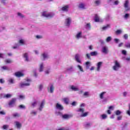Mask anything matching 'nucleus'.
Masks as SVG:
<instances>
[{
	"instance_id": "cd10ccee",
	"label": "nucleus",
	"mask_w": 130,
	"mask_h": 130,
	"mask_svg": "<svg viewBox=\"0 0 130 130\" xmlns=\"http://www.w3.org/2000/svg\"><path fill=\"white\" fill-rule=\"evenodd\" d=\"M63 100L65 104H69V102L70 101L69 98H65L63 99Z\"/></svg>"
},
{
	"instance_id": "3c124183",
	"label": "nucleus",
	"mask_w": 130,
	"mask_h": 130,
	"mask_svg": "<svg viewBox=\"0 0 130 130\" xmlns=\"http://www.w3.org/2000/svg\"><path fill=\"white\" fill-rule=\"evenodd\" d=\"M8 127H9V125H4L3 126V129H7V128H8Z\"/></svg>"
},
{
	"instance_id": "f8f14e48",
	"label": "nucleus",
	"mask_w": 130,
	"mask_h": 130,
	"mask_svg": "<svg viewBox=\"0 0 130 130\" xmlns=\"http://www.w3.org/2000/svg\"><path fill=\"white\" fill-rule=\"evenodd\" d=\"M85 7H86V4H85V3L81 2L79 4L78 7L79 8V9L84 10L85 9Z\"/></svg>"
},
{
	"instance_id": "473e14b6",
	"label": "nucleus",
	"mask_w": 130,
	"mask_h": 130,
	"mask_svg": "<svg viewBox=\"0 0 130 130\" xmlns=\"http://www.w3.org/2000/svg\"><path fill=\"white\" fill-rule=\"evenodd\" d=\"M115 114L116 115H120V114H121V111L120 110H117L115 112Z\"/></svg>"
},
{
	"instance_id": "de8ad7c7",
	"label": "nucleus",
	"mask_w": 130,
	"mask_h": 130,
	"mask_svg": "<svg viewBox=\"0 0 130 130\" xmlns=\"http://www.w3.org/2000/svg\"><path fill=\"white\" fill-rule=\"evenodd\" d=\"M111 41V37H108L106 39V42H109Z\"/></svg>"
},
{
	"instance_id": "f704fd0d",
	"label": "nucleus",
	"mask_w": 130,
	"mask_h": 130,
	"mask_svg": "<svg viewBox=\"0 0 130 130\" xmlns=\"http://www.w3.org/2000/svg\"><path fill=\"white\" fill-rule=\"evenodd\" d=\"M77 68H78V69H79V70H80V72H84V70H83V68H82V66H81L80 65H78Z\"/></svg>"
},
{
	"instance_id": "864d4df0",
	"label": "nucleus",
	"mask_w": 130,
	"mask_h": 130,
	"mask_svg": "<svg viewBox=\"0 0 130 130\" xmlns=\"http://www.w3.org/2000/svg\"><path fill=\"white\" fill-rule=\"evenodd\" d=\"M45 73L46 75H48L50 73V69H48L45 71Z\"/></svg>"
},
{
	"instance_id": "e433bc0d",
	"label": "nucleus",
	"mask_w": 130,
	"mask_h": 130,
	"mask_svg": "<svg viewBox=\"0 0 130 130\" xmlns=\"http://www.w3.org/2000/svg\"><path fill=\"white\" fill-rule=\"evenodd\" d=\"M2 69L4 70V71H8L9 70V68L7 66H3L2 67Z\"/></svg>"
},
{
	"instance_id": "774afa93",
	"label": "nucleus",
	"mask_w": 130,
	"mask_h": 130,
	"mask_svg": "<svg viewBox=\"0 0 130 130\" xmlns=\"http://www.w3.org/2000/svg\"><path fill=\"white\" fill-rule=\"evenodd\" d=\"M95 4H96V5H97V6H98V5L100 4V1H96L95 2Z\"/></svg>"
},
{
	"instance_id": "9b49d317",
	"label": "nucleus",
	"mask_w": 130,
	"mask_h": 130,
	"mask_svg": "<svg viewBox=\"0 0 130 130\" xmlns=\"http://www.w3.org/2000/svg\"><path fill=\"white\" fill-rule=\"evenodd\" d=\"M129 2L128 1V0H126L125 1V3L124 4V7L125 9V11H128V10H129L128 9V4H129Z\"/></svg>"
},
{
	"instance_id": "5701e85b",
	"label": "nucleus",
	"mask_w": 130,
	"mask_h": 130,
	"mask_svg": "<svg viewBox=\"0 0 130 130\" xmlns=\"http://www.w3.org/2000/svg\"><path fill=\"white\" fill-rule=\"evenodd\" d=\"M71 89L72 91H79V87L72 85L71 86Z\"/></svg>"
},
{
	"instance_id": "c03bdc74",
	"label": "nucleus",
	"mask_w": 130,
	"mask_h": 130,
	"mask_svg": "<svg viewBox=\"0 0 130 130\" xmlns=\"http://www.w3.org/2000/svg\"><path fill=\"white\" fill-rule=\"evenodd\" d=\"M123 38H124V39L126 40H127L128 39V35H127V34H125L123 36Z\"/></svg>"
},
{
	"instance_id": "f257e3e1",
	"label": "nucleus",
	"mask_w": 130,
	"mask_h": 130,
	"mask_svg": "<svg viewBox=\"0 0 130 130\" xmlns=\"http://www.w3.org/2000/svg\"><path fill=\"white\" fill-rule=\"evenodd\" d=\"M77 112H80L81 114L80 115L81 117H86L87 115H88V112H85V110H84V108H79L77 110Z\"/></svg>"
},
{
	"instance_id": "a18cd8bd",
	"label": "nucleus",
	"mask_w": 130,
	"mask_h": 130,
	"mask_svg": "<svg viewBox=\"0 0 130 130\" xmlns=\"http://www.w3.org/2000/svg\"><path fill=\"white\" fill-rule=\"evenodd\" d=\"M125 47L127 48H130V43H127L125 44Z\"/></svg>"
},
{
	"instance_id": "c756f323",
	"label": "nucleus",
	"mask_w": 130,
	"mask_h": 130,
	"mask_svg": "<svg viewBox=\"0 0 130 130\" xmlns=\"http://www.w3.org/2000/svg\"><path fill=\"white\" fill-rule=\"evenodd\" d=\"M85 28L86 30H90L91 29V25L90 23H87L85 25Z\"/></svg>"
},
{
	"instance_id": "e2e57ef3",
	"label": "nucleus",
	"mask_w": 130,
	"mask_h": 130,
	"mask_svg": "<svg viewBox=\"0 0 130 130\" xmlns=\"http://www.w3.org/2000/svg\"><path fill=\"white\" fill-rule=\"evenodd\" d=\"M84 96H89V92L86 91L84 92Z\"/></svg>"
},
{
	"instance_id": "aec40b11",
	"label": "nucleus",
	"mask_w": 130,
	"mask_h": 130,
	"mask_svg": "<svg viewBox=\"0 0 130 130\" xmlns=\"http://www.w3.org/2000/svg\"><path fill=\"white\" fill-rule=\"evenodd\" d=\"M15 75L16 77H18V78H20V77H23L24 76V74L20 72H16L15 74Z\"/></svg>"
},
{
	"instance_id": "a19ab883",
	"label": "nucleus",
	"mask_w": 130,
	"mask_h": 130,
	"mask_svg": "<svg viewBox=\"0 0 130 130\" xmlns=\"http://www.w3.org/2000/svg\"><path fill=\"white\" fill-rule=\"evenodd\" d=\"M128 110L127 111L126 113L129 116H130V104L128 105Z\"/></svg>"
},
{
	"instance_id": "0e129e2a",
	"label": "nucleus",
	"mask_w": 130,
	"mask_h": 130,
	"mask_svg": "<svg viewBox=\"0 0 130 130\" xmlns=\"http://www.w3.org/2000/svg\"><path fill=\"white\" fill-rule=\"evenodd\" d=\"M19 98H20V99H24L25 96L23 95H19Z\"/></svg>"
},
{
	"instance_id": "5fc2aeb1",
	"label": "nucleus",
	"mask_w": 130,
	"mask_h": 130,
	"mask_svg": "<svg viewBox=\"0 0 130 130\" xmlns=\"http://www.w3.org/2000/svg\"><path fill=\"white\" fill-rule=\"evenodd\" d=\"M128 17H129V14H126L124 16V19H127V18H128Z\"/></svg>"
},
{
	"instance_id": "f03ea898",
	"label": "nucleus",
	"mask_w": 130,
	"mask_h": 130,
	"mask_svg": "<svg viewBox=\"0 0 130 130\" xmlns=\"http://www.w3.org/2000/svg\"><path fill=\"white\" fill-rule=\"evenodd\" d=\"M43 17H45V18H52L54 16V13H47L46 11H44L42 14Z\"/></svg>"
},
{
	"instance_id": "7ed1b4c3",
	"label": "nucleus",
	"mask_w": 130,
	"mask_h": 130,
	"mask_svg": "<svg viewBox=\"0 0 130 130\" xmlns=\"http://www.w3.org/2000/svg\"><path fill=\"white\" fill-rule=\"evenodd\" d=\"M26 81L27 82V83H23V82L20 83V88H25V87L30 86V82H31V80L27 79Z\"/></svg>"
},
{
	"instance_id": "6e6552de",
	"label": "nucleus",
	"mask_w": 130,
	"mask_h": 130,
	"mask_svg": "<svg viewBox=\"0 0 130 130\" xmlns=\"http://www.w3.org/2000/svg\"><path fill=\"white\" fill-rule=\"evenodd\" d=\"M48 90L51 93H53V91L54 90V87L53 86V84H50L49 85V87H48Z\"/></svg>"
},
{
	"instance_id": "603ef678",
	"label": "nucleus",
	"mask_w": 130,
	"mask_h": 130,
	"mask_svg": "<svg viewBox=\"0 0 130 130\" xmlns=\"http://www.w3.org/2000/svg\"><path fill=\"white\" fill-rule=\"evenodd\" d=\"M30 113L31 114H33L34 115H36V114H37V112L35 111H32Z\"/></svg>"
},
{
	"instance_id": "a211bd4d",
	"label": "nucleus",
	"mask_w": 130,
	"mask_h": 130,
	"mask_svg": "<svg viewBox=\"0 0 130 130\" xmlns=\"http://www.w3.org/2000/svg\"><path fill=\"white\" fill-rule=\"evenodd\" d=\"M15 124L17 128H18V129H20V128L22 127V124L20 123V122H18V121L15 122Z\"/></svg>"
},
{
	"instance_id": "ddd939ff",
	"label": "nucleus",
	"mask_w": 130,
	"mask_h": 130,
	"mask_svg": "<svg viewBox=\"0 0 130 130\" xmlns=\"http://www.w3.org/2000/svg\"><path fill=\"white\" fill-rule=\"evenodd\" d=\"M45 104V101L43 100L41 103L40 104L39 110L41 111L42 109H43V107H44V105Z\"/></svg>"
},
{
	"instance_id": "dca6fc26",
	"label": "nucleus",
	"mask_w": 130,
	"mask_h": 130,
	"mask_svg": "<svg viewBox=\"0 0 130 130\" xmlns=\"http://www.w3.org/2000/svg\"><path fill=\"white\" fill-rule=\"evenodd\" d=\"M82 31H79L78 32H77L75 36L76 38H77V39H80V38H82Z\"/></svg>"
},
{
	"instance_id": "ea45409f",
	"label": "nucleus",
	"mask_w": 130,
	"mask_h": 130,
	"mask_svg": "<svg viewBox=\"0 0 130 130\" xmlns=\"http://www.w3.org/2000/svg\"><path fill=\"white\" fill-rule=\"evenodd\" d=\"M19 108L20 109H25L26 108V107L23 105H20L19 106Z\"/></svg>"
},
{
	"instance_id": "423d86ee",
	"label": "nucleus",
	"mask_w": 130,
	"mask_h": 130,
	"mask_svg": "<svg viewBox=\"0 0 130 130\" xmlns=\"http://www.w3.org/2000/svg\"><path fill=\"white\" fill-rule=\"evenodd\" d=\"M71 22H72V19L70 17L67 18L65 20L66 26L69 27L71 25Z\"/></svg>"
},
{
	"instance_id": "680f3d73",
	"label": "nucleus",
	"mask_w": 130,
	"mask_h": 130,
	"mask_svg": "<svg viewBox=\"0 0 130 130\" xmlns=\"http://www.w3.org/2000/svg\"><path fill=\"white\" fill-rule=\"evenodd\" d=\"M122 118V116H119L117 117V120H121Z\"/></svg>"
},
{
	"instance_id": "0eeeda50",
	"label": "nucleus",
	"mask_w": 130,
	"mask_h": 130,
	"mask_svg": "<svg viewBox=\"0 0 130 130\" xmlns=\"http://www.w3.org/2000/svg\"><path fill=\"white\" fill-rule=\"evenodd\" d=\"M16 102V99H12L9 103V107H13Z\"/></svg>"
},
{
	"instance_id": "9d476101",
	"label": "nucleus",
	"mask_w": 130,
	"mask_h": 130,
	"mask_svg": "<svg viewBox=\"0 0 130 130\" xmlns=\"http://www.w3.org/2000/svg\"><path fill=\"white\" fill-rule=\"evenodd\" d=\"M62 118L64 119H69L71 117H73V115L72 114H64L62 115Z\"/></svg>"
},
{
	"instance_id": "37998d69",
	"label": "nucleus",
	"mask_w": 130,
	"mask_h": 130,
	"mask_svg": "<svg viewBox=\"0 0 130 130\" xmlns=\"http://www.w3.org/2000/svg\"><path fill=\"white\" fill-rule=\"evenodd\" d=\"M31 105L32 106H33V107H35V106L37 105V101H35L34 103L31 104Z\"/></svg>"
},
{
	"instance_id": "b1692460",
	"label": "nucleus",
	"mask_w": 130,
	"mask_h": 130,
	"mask_svg": "<svg viewBox=\"0 0 130 130\" xmlns=\"http://www.w3.org/2000/svg\"><path fill=\"white\" fill-rule=\"evenodd\" d=\"M44 68V64L43 63H41L40 65V69H39V72H43V69Z\"/></svg>"
},
{
	"instance_id": "393cba45",
	"label": "nucleus",
	"mask_w": 130,
	"mask_h": 130,
	"mask_svg": "<svg viewBox=\"0 0 130 130\" xmlns=\"http://www.w3.org/2000/svg\"><path fill=\"white\" fill-rule=\"evenodd\" d=\"M109 28H110V24H107L102 27V30H103V31H105V30H107V29H109Z\"/></svg>"
},
{
	"instance_id": "4468645a",
	"label": "nucleus",
	"mask_w": 130,
	"mask_h": 130,
	"mask_svg": "<svg viewBox=\"0 0 130 130\" xmlns=\"http://www.w3.org/2000/svg\"><path fill=\"white\" fill-rule=\"evenodd\" d=\"M73 71H74V67L72 66L66 68L67 73H72Z\"/></svg>"
},
{
	"instance_id": "412c9836",
	"label": "nucleus",
	"mask_w": 130,
	"mask_h": 130,
	"mask_svg": "<svg viewBox=\"0 0 130 130\" xmlns=\"http://www.w3.org/2000/svg\"><path fill=\"white\" fill-rule=\"evenodd\" d=\"M42 56H43L44 59H47V58H48V53L44 52L42 54Z\"/></svg>"
},
{
	"instance_id": "09e8293b",
	"label": "nucleus",
	"mask_w": 130,
	"mask_h": 130,
	"mask_svg": "<svg viewBox=\"0 0 130 130\" xmlns=\"http://www.w3.org/2000/svg\"><path fill=\"white\" fill-rule=\"evenodd\" d=\"M6 56V55L4 54L0 53V58H5V57Z\"/></svg>"
},
{
	"instance_id": "7c9ffc66",
	"label": "nucleus",
	"mask_w": 130,
	"mask_h": 130,
	"mask_svg": "<svg viewBox=\"0 0 130 130\" xmlns=\"http://www.w3.org/2000/svg\"><path fill=\"white\" fill-rule=\"evenodd\" d=\"M12 94L8 93L7 94H5L4 97V98L8 99V98H11V97H12Z\"/></svg>"
},
{
	"instance_id": "4c0bfd02",
	"label": "nucleus",
	"mask_w": 130,
	"mask_h": 130,
	"mask_svg": "<svg viewBox=\"0 0 130 130\" xmlns=\"http://www.w3.org/2000/svg\"><path fill=\"white\" fill-rule=\"evenodd\" d=\"M84 126H85V127H90V126H91V123H86L84 124Z\"/></svg>"
},
{
	"instance_id": "8fccbe9b",
	"label": "nucleus",
	"mask_w": 130,
	"mask_h": 130,
	"mask_svg": "<svg viewBox=\"0 0 130 130\" xmlns=\"http://www.w3.org/2000/svg\"><path fill=\"white\" fill-rule=\"evenodd\" d=\"M17 15H18V17H19L20 18H23V17H24L23 14H22L21 13H18Z\"/></svg>"
},
{
	"instance_id": "c9c22d12",
	"label": "nucleus",
	"mask_w": 130,
	"mask_h": 130,
	"mask_svg": "<svg viewBox=\"0 0 130 130\" xmlns=\"http://www.w3.org/2000/svg\"><path fill=\"white\" fill-rule=\"evenodd\" d=\"M8 82H9L10 84H14V79H13V78H10L9 79H8Z\"/></svg>"
},
{
	"instance_id": "052dcab7",
	"label": "nucleus",
	"mask_w": 130,
	"mask_h": 130,
	"mask_svg": "<svg viewBox=\"0 0 130 130\" xmlns=\"http://www.w3.org/2000/svg\"><path fill=\"white\" fill-rule=\"evenodd\" d=\"M122 54H124V55H126V51L123 50L122 51Z\"/></svg>"
},
{
	"instance_id": "6ab92c4d",
	"label": "nucleus",
	"mask_w": 130,
	"mask_h": 130,
	"mask_svg": "<svg viewBox=\"0 0 130 130\" xmlns=\"http://www.w3.org/2000/svg\"><path fill=\"white\" fill-rule=\"evenodd\" d=\"M108 51V49L107 48V47L104 46L102 47V52H103V53H107Z\"/></svg>"
},
{
	"instance_id": "39448f33",
	"label": "nucleus",
	"mask_w": 130,
	"mask_h": 130,
	"mask_svg": "<svg viewBox=\"0 0 130 130\" xmlns=\"http://www.w3.org/2000/svg\"><path fill=\"white\" fill-rule=\"evenodd\" d=\"M94 22H103V20L102 19L100 18V17H99V16H98V15L95 14V17H94Z\"/></svg>"
},
{
	"instance_id": "4d7b16f0",
	"label": "nucleus",
	"mask_w": 130,
	"mask_h": 130,
	"mask_svg": "<svg viewBox=\"0 0 130 130\" xmlns=\"http://www.w3.org/2000/svg\"><path fill=\"white\" fill-rule=\"evenodd\" d=\"M43 89V85L41 84L39 86V90H40V91H41V90H42Z\"/></svg>"
},
{
	"instance_id": "338daca9",
	"label": "nucleus",
	"mask_w": 130,
	"mask_h": 130,
	"mask_svg": "<svg viewBox=\"0 0 130 130\" xmlns=\"http://www.w3.org/2000/svg\"><path fill=\"white\" fill-rule=\"evenodd\" d=\"M114 107L112 106H111L109 107V110H113Z\"/></svg>"
},
{
	"instance_id": "bf43d9fd",
	"label": "nucleus",
	"mask_w": 130,
	"mask_h": 130,
	"mask_svg": "<svg viewBox=\"0 0 130 130\" xmlns=\"http://www.w3.org/2000/svg\"><path fill=\"white\" fill-rule=\"evenodd\" d=\"M5 62H7V63H11V62H12V60L10 59H7L5 61Z\"/></svg>"
},
{
	"instance_id": "2eb2a0df",
	"label": "nucleus",
	"mask_w": 130,
	"mask_h": 130,
	"mask_svg": "<svg viewBox=\"0 0 130 130\" xmlns=\"http://www.w3.org/2000/svg\"><path fill=\"white\" fill-rule=\"evenodd\" d=\"M80 54H77L75 57V60L77 62H79V63H81V60H80Z\"/></svg>"
},
{
	"instance_id": "79ce46f5",
	"label": "nucleus",
	"mask_w": 130,
	"mask_h": 130,
	"mask_svg": "<svg viewBox=\"0 0 130 130\" xmlns=\"http://www.w3.org/2000/svg\"><path fill=\"white\" fill-rule=\"evenodd\" d=\"M13 116L14 117H19V116H20V114L18 113H15L13 114Z\"/></svg>"
},
{
	"instance_id": "2f4dec72",
	"label": "nucleus",
	"mask_w": 130,
	"mask_h": 130,
	"mask_svg": "<svg viewBox=\"0 0 130 130\" xmlns=\"http://www.w3.org/2000/svg\"><path fill=\"white\" fill-rule=\"evenodd\" d=\"M97 54H98V53L96 51L90 52V55H91V56H95L97 55Z\"/></svg>"
},
{
	"instance_id": "6e6d98bb",
	"label": "nucleus",
	"mask_w": 130,
	"mask_h": 130,
	"mask_svg": "<svg viewBox=\"0 0 130 130\" xmlns=\"http://www.w3.org/2000/svg\"><path fill=\"white\" fill-rule=\"evenodd\" d=\"M118 4H119V1L118 0L115 1L114 2V5H115V6H117Z\"/></svg>"
},
{
	"instance_id": "58836bf2",
	"label": "nucleus",
	"mask_w": 130,
	"mask_h": 130,
	"mask_svg": "<svg viewBox=\"0 0 130 130\" xmlns=\"http://www.w3.org/2000/svg\"><path fill=\"white\" fill-rule=\"evenodd\" d=\"M122 32V30L121 29L117 30L116 31V34H121Z\"/></svg>"
},
{
	"instance_id": "a878e982",
	"label": "nucleus",
	"mask_w": 130,
	"mask_h": 130,
	"mask_svg": "<svg viewBox=\"0 0 130 130\" xmlns=\"http://www.w3.org/2000/svg\"><path fill=\"white\" fill-rule=\"evenodd\" d=\"M23 57L25 58L26 61H29V59L28 58V53H25L23 54Z\"/></svg>"
},
{
	"instance_id": "c85d7f7f",
	"label": "nucleus",
	"mask_w": 130,
	"mask_h": 130,
	"mask_svg": "<svg viewBox=\"0 0 130 130\" xmlns=\"http://www.w3.org/2000/svg\"><path fill=\"white\" fill-rule=\"evenodd\" d=\"M85 64H86V69H87V70H88L89 69V68L91 66V62H90L89 61H87V62H86Z\"/></svg>"
},
{
	"instance_id": "49530a36",
	"label": "nucleus",
	"mask_w": 130,
	"mask_h": 130,
	"mask_svg": "<svg viewBox=\"0 0 130 130\" xmlns=\"http://www.w3.org/2000/svg\"><path fill=\"white\" fill-rule=\"evenodd\" d=\"M110 18V15L109 14H108L106 17V21H109V19Z\"/></svg>"
},
{
	"instance_id": "13d9d810",
	"label": "nucleus",
	"mask_w": 130,
	"mask_h": 130,
	"mask_svg": "<svg viewBox=\"0 0 130 130\" xmlns=\"http://www.w3.org/2000/svg\"><path fill=\"white\" fill-rule=\"evenodd\" d=\"M114 41L115 43H118L119 42V39H114Z\"/></svg>"
},
{
	"instance_id": "bb28decb",
	"label": "nucleus",
	"mask_w": 130,
	"mask_h": 130,
	"mask_svg": "<svg viewBox=\"0 0 130 130\" xmlns=\"http://www.w3.org/2000/svg\"><path fill=\"white\" fill-rule=\"evenodd\" d=\"M105 94H106V92H105V91L102 92L100 94V99H104V95H105Z\"/></svg>"
},
{
	"instance_id": "20e7f679",
	"label": "nucleus",
	"mask_w": 130,
	"mask_h": 130,
	"mask_svg": "<svg viewBox=\"0 0 130 130\" xmlns=\"http://www.w3.org/2000/svg\"><path fill=\"white\" fill-rule=\"evenodd\" d=\"M113 69L114 71H118V69H120V63L118 61L116 60L115 61V65L113 66Z\"/></svg>"
},
{
	"instance_id": "69168bd1",
	"label": "nucleus",
	"mask_w": 130,
	"mask_h": 130,
	"mask_svg": "<svg viewBox=\"0 0 130 130\" xmlns=\"http://www.w3.org/2000/svg\"><path fill=\"white\" fill-rule=\"evenodd\" d=\"M19 43L20 44H24V40H19Z\"/></svg>"
},
{
	"instance_id": "f3484780",
	"label": "nucleus",
	"mask_w": 130,
	"mask_h": 130,
	"mask_svg": "<svg viewBox=\"0 0 130 130\" xmlns=\"http://www.w3.org/2000/svg\"><path fill=\"white\" fill-rule=\"evenodd\" d=\"M56 108L58 110H62L63 109V107H62V106H61V105H60L58 103L56 104Z\"/></svg>"
},
{
	"instance_id": "72a5a7b5",
	"label": "nucleus",
	"mask_w": 130,
	"mask_h": 130,
	"mask_svg": "<svg viewBox=\"0 0 130 130\" xmlns=\"http://www.w3.org/2000/svg\"><path fill=\"white\" fill-rule=\"evenodd\" d=\"M102 119H106L107 118V115L104 114L101 115Z\"/></svg>"
},
{
	"instance_id": "4be33fe9",
	"label": "nucleus",
	"mask_w": 130,
	"mask_h": 130,
	"mask_svg": "<svg viewBox=\"0 0 130 130\" xmlns=\"http://www.w3.org/2000/svg\"><path fill=\"white\" fill-rule=\"evenodd\" d=\"M61 10L63 12H68L69 11V5H66L62 7Z\"/></svg>"
},
{
	"instance_id": "1a4fd4ad",
	"label": "nucleus",
	"mask_w": 130,
	"mask_h": 130,
	"mask_svg": "<svg viewBox=\"0 0 130 130\" xmlns=\"http://www.w3.org/2000/svg\"><path fill=\"white\" fill-rule=\"evenodd\" d=\"M103 62H98V63L96 64V70L98 71V72H100V70L101 69V67H102V64H103Z\"/></svg>"
}]
</instances>
